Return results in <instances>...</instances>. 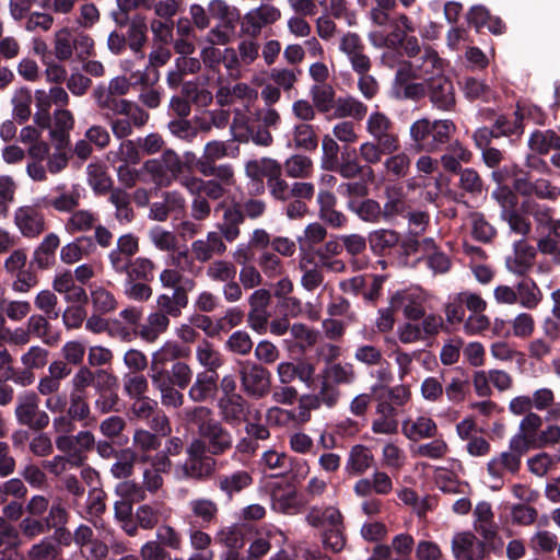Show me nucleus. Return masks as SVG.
I'll return each instance as SVG.
<instances>
[{
    "label": "nucleus",
    "mask_w": 560,
    "mask_h": 560,
    "mask_svg": "<svg viewBox=\"0 0 560 560\" xmlns=\"http://www.w3.org/2000/svg\"><path fill=\"white\" fill-rule=\"evenodd\" d=\"M299 267L303 272L301 278V285L307 291H314L324 282V273L318 264L310 255L301 257Z\"/></svg>",
    "instance_id": "obj_44"
},
{
    "label": "nucleus",
    "mask_w": 560,
    "mask_h": 560,
    "mask_svg": "<svg viewBox=\"0 0 560 560\" xmlns=\"http://www.w3.org/2000/svg\"><path fill=\"white\" fill-rule=\"evenodd\" d=\"M139 238L127 233L117 238L116 247L108 253V261L113 270H122L127 261L139 252Z\"/></svg>",
    "instance_id": "obj_22"
},
{
    "label": "nucleus",
    "mask_w": 560,
    "mask_h": 560,
    "mask_svg": "<svg viewBox=\"0 0 560 560\" xmlns=\"http://www.w3.org/2000/svg\"><path fill=\"white\" fill-rule=\"evenodd\" d=\"M458 176L459 188L471 197H479L486 190V184L475 168L466 167Z\"/></svg>",
    "instance_id": "obj_61"
},
{
    "label": "nucleus",
    "mask_w": 560,
    "mask_h": 560,
    "mask_svg": "<svg viewBox=\"0 0 560 560\" xmlns=\"http://www.w3.org/2000/svg\"><path fill=\"white\" fill-rule=\"evenodd\" d=\"M329 171L338 173L346 179H351L360 176L365 171V166L359 163L354 150L351 151L345 148L336 163V167Z\"/></svg>",
    "instance_id": "obj_51"
},
{
    "label": "nucleus",
    "mask_w": 560,
    "mask_h": 560,
    "mask_svg": "<svg viewBox=\"0 0 560 560\" xmlns=\"http://www.w3.org/2000/svg\"><path fill=\"white\" fill-rule=\"evenodd\" d=\"M97 221V215L91 210L78 208L71 212L65 223V229L70 234L88 232L92 230Z\"/></svg>",
    "instance_id": "obj_53"
},
{
    "label": "nucleus",
    "mask_w": 560,
    "mask_h": 560,
    "mask_svg": "<svg viewBox=\"0 0 560 560\" xmlns=\"http://www.w3.org/2000/svg\"><path fill=\"white\" fill-rule=\"evenodd\" d=\"M107 388H96L97 397L94 401L95 410L101 415H108L110 412L118 411V404L120 401L119 395L117 393L118 387V378L115 374L110 376V381L108 380Z\"/></svg>",
    "instance_id": "obj_34"
},
{
    "label": "nucleus",
    "mask_w": 560,
    "mask_h": 560,
    "mask_svg": "<svg viewBox=\"0 0 560 560\" xmlns=\"http://www.w3.org/2000/svg\"><path fill=\"white\" fill-rule=\"evenodd\" d=\"M109 192V202L115 207V219L118 222L130 223L135 218L130 205V195L122 188H113Z\"/></svg>",
    "instance_id": "obj_50"
},
{
    "label": "nucleus",
    "mask_w": 560,
    "mask_h": 560,
    "mask_svg": "<svg viewBox=\"0 0 560 560\" xmlns=\"http://www.w3.org/2000/svg\"><path fill=\"white\" fill-rule=\"evenodd\" d=\"M228 249L225 242L218 232L210 231L206 238H199L191 243V253L198 262H208L213 256H221Z\"/></svg>",
    "instance_id": "obj_20"
},
{
    "label": "nucleus",
    "mask_w": 560,
    "mask_h": 560,
    "mask_svg": "<svg viewBox=\"0 0 560 560\" xmlns=\"http://www.w3.org/2000/svg\"><path fill=\"white\" fill-rule=\"evenodd\" d=\"M171 320L165 314L155 310L148 315L144 324L135 329V334L145 342L152 343L168 329Z\"/></svg>",
    "instance_id": "obj_30"
},
{
    "label": "nucleus",
    "mask_w": 560,
    "mask_h": 560,
    "mask_svg": "<svg viewBox=\"0 0 560 560\" xmlns=\"http://www.w3.org/2000/svg\"><path fill=\"white\" fill-rule=\"evenodd\" d=\"M452 552L456 560H486L488 549L471 532H462L452 538Z\"/></svg>",
    "instance_id": "obj_11"
},
{
    "label": "nucleus",
    "mask_w": 560,
    "mask_h": 560,
    "mask_svg": "<svg viewBox=\"0 0 560 560\" xmlns=\"http://www.w3.org/2000/svg\"><path fill=\"white\" fill-rule=\"evenodd\" d=\"M218 390L217 375L200 372L188 389V397L194 402H205L214 397Z\"/></svg>",
    "instance_id": "obj_31"
},
{
    "label": "nucleus",
    "mask_w": 560,
    "mask_h": 560,
    "mask_svg": "<svg viewBox=\"0 0 560 560\" xmlns=\"http://www.w3.org/2000/svg\"><path fill=\"white\" fill-rule=\"evenodd\" d=\"M537 250L525 238L513 243V253L505 258L508 271L516 277H528L534 267Z\"/></svg>",
    "instance_id": "obj_10"
},
{
    "label": "nucleus",
    "mask_w": 560,
    "mask_h": 560,
    "mask_svg": "<svg viewBox=\"0 0 560 560\" xmlns=\"http://www.w3.org/2000/svg\"><path fill=\"white\" fill-rule=\"evenodd\" d=\"M196 358L198 362L207 369L208 373H215L222 366L223 358L221 353L214 349L213 345L208 340H203L196 349Z\"/></svg>",
    "instance_id": "obj_57"
},
{
    "label": "nucleus",
    "mask_w": 560,
    "mask_h": 560,
    "mask_svg": "<svg viewBox=\"0 0 560 560\" xmlns=\"http://www.w3.org/2000/svg\"><path fill=\"white\" fill-rule=\"evenodd\" d=\"M115 463L110 466V474L115 479H128L133 475L135 465L139 459L138 453L131 447L120 448L114 457Z\"/></svg>",
    "instance_id": "obj_42"
},
{
    "label": "nucleus",
    "mask_w": 560,
    "mask_h": 560,
    "mask_svg": "<svg viewBox=\"0 0 560 560\" xmlns=\"http://www.w3.org/2000/svg\"><path fill=\"white\" fill-rule=\"evenodd\" d=\"M231 131L233 133V140L246 143L252 140L256 145L270 147L273 143V137L269 131V128L262 124L257 126L246 125L243 119L234 118L231 125Z\"/></svg>",
    "instance_id": "obj_15"
},
{
    "label": "nucleus",
    "mask_w": 560,
    "mask_h": 560,
    "mask_svg": "<svg viewBox=\"0 0 560 560\" xmlns=\"http://www.w3.org/2000/svg\"><path fill=\"white\" fill-rule=\"evenodd\" d=\"M74 119L70 110L57 109L54 113V127L50 137L57 142V149H63L69 140V131L73 128Z\"/></svg>",
    "instance_id": "obj_39"
},
{
    "label": "nucleus",
    "mask_w": 560,
    "mask_h": 560,
    "mask_svg": "<svg viewBox=\"0 0 560 560\" xmlns=\"http://www.w3.org/2000/svg\"><path fill=\"white\" fill-rule=\"evenodd\" d=\"M365 114L366 106L351 96L338 97L336 100L334 107V116L336 118L353 117L362 119Z\"/></svg>",
    "instance_id": "obj_59"
},
{
    "label": "nucleus",
    "mask_w": 560,
    "mask_h": 560,
    "mask_svg": "<svg viewBox=\"0 0 560 560\" xmlns=\"http://www.w3.org/2000/svg\"><path fill=\"white\" fill-rule=\"evenodd\" d=\"M341 521H343V517L335 506H327L325 509L313 506L306 514L307 524L315 528L326 529L331 526H339Z\"/></svg>",
    "instance_id": "obj_38"
},
{
    "label": "nucleus",
    "mask_w": 560,
    "mask_h": 560,
    "mask_svg": "<svg viewBox=\"0 0 560 560\" xmlns=\"http://www.w3.org/2000/svg\"><path fill=\"white\" fill-rule=\"evenodd\" d=\"M197 446H203V451L214 457L223 456L233 448L232 433L218 420L200 438L192 439Z\"/></svg>",
    "instance_id": "obj_9"
},
{
    "label": "nucleus",
    "mask_w": 560,
    "mask_h": 560,
    "mask_svg": "<svg viewBox=\"0 0 560 560\" xmlns=\"http://www.w3.org/2000/svg\"><path fill=\"white\" fill-rule=\"evenodd\" d=\"M188 288H177L171 294L162 293L156 298V310L165 316L177 318L182 316L183 310L188 306V292L195 287V281L186 280Z\"/></svg>",
    "instance_id": "obj_16"
},
{
    "label": "nucleus",
    "mask_w": 560,
    "mask_h": 560,
    "mask_svg": "<svg viewBox=\"0 0 560 560\" xmlns=\"http://www.w3.org/2000/svg\"><path fill=\"white\" fill-rule=\"evenodd\" d=\"M149 377L151 380L152 386L160 394L162 406L172 409H178L183 407L185 397L182 393V388H178L177 385L168 382V377L162 378L152 372H149Z\"/></svg>",
    "instance_id": "obj_26"
},
{
    "label": "nucleus",
    "mask_w": 560,
    "mask_h": 560,
    "mask_svg": "<svg viewBox=\"0 0 560 560\" xmlns=\"http://www.w3.org/2000/svg\"><path fill=\"white\" fill-rule=\"evenodd\" d=\"M529 149L540 155L551 150L560 151V136L551 129L535 130L528 138Z\"/></svg>",
    "instance_id": "obj_43"
},
{
    "label": "nucleus",
    "mask_w": 560,
    "mask_h": 560,
    "mask_svg": "<svg viewBox=\"0 0 560 560\" xmlns=\"http://www.w3.org/2000/svg\"><path fill=\"white\" fill-rule=\"evenodd\" d=\"M253 483V476L247 470H235L231 474H222L215 478L219 491L229 500L240 494Z\"/></svg>",
    "instance_id": "obj_23"
},
{
    "label": "nucleus",
    "mask_w": 560,
    "mask_h": 560,
    "mask_svg": "<svg viewBox=\"0 0 560 560\" xmlns=\"http://www.w3.org/2000/svg\"><path fill=\"white\" fill-rule=\"evenodd\" d=\"M132 86L130 79L118 75L113 78L108 85L98 84L92 92V97L104 117L110 113H128L131 101L121 98L129 93Z\"/></svg>",
    "instance_id": "obj_2"
},
{
    "label": "nucleus",
    "mask_w": 560,
    "mask_h": 560,
    "mask_svg": "<svg viewBox=\"0 0 560 560\" xmlns=\"http://www.w3.org/2000/svg\"><path fill=\"white\" fill-rule=\"evenodd\" d=\"M171 514L164 502L155 501L152 503H144L136 509L135 517L141 529L152 530L161 521L166 520Z\"/></svg>",
    "instance_id": "obj_25"
},
{
    "label": "nucleus",
    "mask_w": 560,
    "mask_h": 560,
    "mask_svg": "<svg viewBox=\"0 0 560 560\" xmlns=\"http://www.w3.org/2000/svg\"><path fill=\"white\" fill-rule=\"evenodd\" d=\"M371 451L363 445H354L350 450L346 469L351 475H361L373 464Z\"/></svg>",
    "instance_id": "obj_52"
},
{
    "label": "nucleus",
    "mask_w": 560,
    "mask_h": 560,
    "mask_svg": "<svg viewBox=\"0 0 560 560\" xmlns=\"http://www.w3.org/2000/svg\"><path fill=\"white\" fill-rule=\"evenodd\" d=\"M148 25L147 20L143 15L137 14L131 18L129 27L127 30L126 39L128 47L135 52L139 54L142 51L148 40Z\"/></svg>",
    "instance_id": "obj_45"
},
{
    "label": "nucleus",
    "mask_w": 560,
    "mask_h": 560,
    "mask_svg": "<svg viewBox=\"0 0 560 560\" xmlns=\"http://www.w3.org/2000/svg\"><path fill=\"white\" fill-rule=\"evenodd\" d=\"M19 533L32 540L49 532L48 514L44 517L27 515L19 523Z\"/></svg>",
    "instance_id": "obj_60"
},
{
    "label": "nucleus",
    "mask_w": 560,
    "mask_h": 560,
    "mask_svg": "<svg viewBox=\"0 0 560 560\" xmlns=\"http://www.w3.org/2000/svg\"><path fill=\"white\" fill-rule=\"evenodd\" d=\"M229 156V145L224 141L212 140L206 143L202 155L195 159L194 167L203 177H219L223 182L234 178L231 164H217V161Z\"/></svg>",
    "instance_id": "obj_3"
},
{
    "label": "nucleus",
    "mask_w": 560,
    "mask_h": 560,
    "mask_svg": "<svg viewBox=\"0 0 560 560\" xmlns=\"http://www.w3.org/2000/svg\"><path fill=\"white\" fill-rule=\"evenodd\" d=\"M186 454L187 460L182 466L185 478L206 481L215 475L219 466L217 457L203 451V446L199 447L190 442L186 448Z\"/></svg>",
    "instance_id": "obj_7"
},
{
    "label": "nucleus",
    "mask_w": 560,
    "mask_h": 560,
    "mask_svg": "<svg viewBox=\"0 0 560 560\" xmlns=\"http://www.w3.org/2000/svg\"><path fill=\"white\" fill-rule=\"evenodd\" d=\"M218 406L221 417L226 423L240 422L246 412V400L240 394L221 397Z\"/></svg>",
    "instance_id": "obj_41"
},
{
    "label": "nucleus",
    "mask_w": 560,
    "mask_h": 560,
    "mask_svg": "<svg viewBox=\"0 0 560 560\" xmlns=\"http://www.w3.org/2000/svg\"><path fill=\"white\" fill-rule=\"evenodd\" d=\"M425 298L417 288H408L396 291L389 299L387 307V329L394 325L392 314L401 311L405 318L409 320H418L424 316Z\"/></svg>",
    "instance_id": "obj_5"
},
{
    "label": "nucleus",
    "mask_w": 560,
    "mask_h": 560,
    "mask_svg": "<svg viewBox=\"0 0 560 560\" xmlns=\"http://www.w3.org/2000/svg\"><path fill=\"white\" fill-rule=\"evenodd\" d=\"M404 186H394L392 188L387 187V217L389 214H398L402 217H408L409 223L413 224L419 231L424 230V224L427 223V215L423 212H411L410 205L405 199L404 196Z\"/></svg>",
    "instance_id": "obj_13"
},
{
    "label": "nucleus",
    "mask_w": 560,
    "mask_h": 560,
    "mask_svg": "<svg viewBox=\"0 0 560 560\" xmlns=\"http://www.w3.org/2000/svg\"><path fill=\"white\" fill-rule=\"evenodd\" d=\"M242 392L252 399H262L271 393V372L261 363L244 360L237 362Z\"/></svg>",
    "instance_id": "obj_4"
},
{
    "label": "nucleus",
    "mask_w": 560,
    "mask_h": 560,
    "mask_svg": "<svg viewBox=\"0 0 560 560\" xmlns=\"http://www.w3.org/2000/svg\"><path fill=\"white\" fill-rule=\"evenodd\" d=\"M432 104L442 110H450L455 105L453 83L445 77L432 78L429 83Z\"/></svg>",
    "instance_id": "obj_27"
},
{
    "label": "nucleus",
    "mask_w": 560,
    "mask_h": 560,
    "mask_svg": "<svg viewBox=\"0 0 560 560\" xmlns=\"http://www.w3.org/2000/svg\"><path fill=\"white\" fill-rule=\"evenodd\" d=\"M222 210L221 221L217 224L218 233L224 242L233 243L241 235V225L245 222L240 202H221L217 210Z\"/></svg>",
    "instance_id": "obj_12"
},
{
    "label": "nucleus",
    "mask_w": 560,
    "mask_h": 560,
    "mask_svg": "<svg viewBox=\"0 0 560 560\" xmlns=\"http://www.w3.org/2000/svg\"><path fill=\"white\" fill-rule=\"evenodd\" d=\"M314 374L315 366L306 361L281 362L277 366V375L281 385H291L295 378H299L310 387L313 384Z\"/></svg>",
    "instance_id": "obj_21"
},
{
    "label": "nucleus",
    "mask_w": 560,
    "mask_h": 560,
    "mask_svg": "<svg viewBox=\"0 0 560 560\" xmlns=\"http://www.w3.org/2000/svg\"><path fill=\"white\" fill-rule=\"evenodd\" d=\"M69 513L61 503L50 505L48 512L49 532L54 530L52 541L57 545L69 546L73 536L67 528Z\"/></svg>",
    "instance_id": "obj_24"
},
{
    "label": "nucleus",
    "mask_w": 560,
    "mask_h": 560,
    "mask_svg": "<svg viewBox=\"0 0 560 560\" xmlns=\"http://www.w3.org/2000/svg\"><path fill=\"white\" fill-rule=\"evenodd\" d=\"M283 168L290 178H310L313 174V161L308 156L294 154L285 160Z\"/></svg>",
    "instance_id": "obj_56"
},
{
    "label": "nucleus",
    "mask_w": 560,
    "mask_h": 560,
    "mask_svg": "<svg viewBox=\"0 0 560 560\" xmlns=\"http://www.w3.org/2000/svg\"><path fill=\"white\" fill-rule=\"evenodd\" d=\"M60 244L57 234H47L33 254L31 266L36 265L39 269L49 268L55 261V252Z\"/></svg>",
    "instance_id": "obj_37"
},
{
    "label": "nucleus",
    "mask_w": 560,
    "mask_h": 560,
    "mask_svg": "<svg viewBox=\"0 0 560 560\" xmlns=\"http://www.w3.org/2000/svg\"><path fill=\"white\" fill-rule=\"evenodd\" d=\"M421 58L422 65L416 66V68L408 61L399 65L392 88V94L396 98H419L424 94V85L413 83L411 80L433 74L434 70H441L442 59L434 49L425 48Z\"/></svg>",
    "instance_id": "obj_1"
},
{
    "label": "nucleus",
    "mask_w": 560,
    "mask_h": 560,
    "mask_svg": "<svg viewBox=\"0 0 560 560\" xmlns=\"http://www.w3.org/2000/svg\"><path fill=\"white\" fill-rule=\"evenodd\" d=\"M404 434L412 441L432 439L438 434L436 423L429 417L421 416L415 421L406 420L402 423Z\"/></svg>",
    "instance_id": "obj_40"
},
{
    "label": "nucleus",
    "mask_w": 560,
    "mask_h": 560,
    "mask_svg": "<svg viewBox=\"0 0 560 560\" xmlns=\"http://www.w3.org/2000/svg\"><path fill=\"white\" fill-rule=\"evenodd\" d=\"M475 532L481 537V544H485V547L488 551L498 553L501 552L504 546V541L499 535L498 525L494 521L488 522H474Z\"/></svg>",
    "instance_id": "obj_49"
},
{
    "label": "nucleus",
    "mask_w": 560,
    "mask_h": 560,
    "mask_svg": "<svg viewBox=\"0 0 560 560\" xmlns=\"http://www.w3.org/2000/svg\"><path fill=\"white\" fill-rule=\"evenodd\" d=\"M516 283V303L526 310H536L542 302L544 293L529 277H521Z\"/></svg>",
    "instance_id": "obj_32"
},
{
    "label": "nucleus",
    "mask_w": 560,
    "mask_h": 560,
    "mask_svg": "<svg viewBox=\"0 0 560 560\" xmlns=\"http://www.w3.org/2000/svg\"><path fill=\"white\" fill-rule=\"evenodd\" d=\"M190 516L200 525L201 528H208L217 523L219 518V505L209 498L192 499L189 504Z\"/></svg>",
    "instance_id": "obj_28"
},
{
    "label": "nucleus",
    "mask_w": 560,
    "mask_h": 560,
    "mask_svg": "<svg viewBox=\"0 0 560 560\" xmlns=\"http://www.w3.org/2000/svg\"><path fill=\"white\" fill-rule=\"evenodd\" d=\"M152 373L161 376L162 378L168 377V382L177 385V387L182 389H186L190 385L194 375L189 364L184 361L173 362L170 370L164 368L156 371L154 370Z\"/></svg>",
    "instance_id": "obj_47"
},
{
    "label": "nucleus",
    "mask_w": 560,
    "mask_h": 560,
    "mask_svg": "<svg viewBox=\"0 0 560 560\" xmlns=\"http://www.w3.org/2000/svg\"><path fill=\"white\" fill-rule=\"evenodd\" d=\"M14 223L21 234L28 238L39 236L46 229L44 213L34 206L19 207L14 212Z\"/></svg>",
    "instance_id": "obj_14"
},
{
    "label": "nucleus",
    "mask_w": 560,
    "mask_h": 560,
    "mask_svg": "<svg viewBox=\"0 0 560 560\" xmlns=\"http://www.w3.org/2000/svg\"><path fill=\"white\" fill-rule=\"evenodd\" d=\"M60 547L50 538L45 537L31 546L26 557L28 560H54L60 556Z\"/></svg>",
    "instance_id": "obj_63"
},
{
    "label": "nucleus",
    "mask_w": 560,
    "mask_h": 560,
    "mask_svg": "<svg viewBox=\"0 0 560 560\" xmlns=\"http://www.w3.org/2000/svg\"><path fill=\"white\" fill-rule=\"evenodd\" d=\"M185 419L197 428L198 438L218 421L214 419L212 410L206 406H195L186 409Z\"/></svg>",
    "instance_id": "obj_54"
},
{
    "label": "nucleus",
    "mask_w": 560,
    "mask_h": 560,
    "mask_svg": "<svg viewBox=\"0 0 560 560\" xmlns=\"http://www.w3.org/2000/svg\"><path fill=\"white\" fill-rule=\"evenodd\" d=\"M294 147L305 151H315L318 145L317 135L312 125L303 122L293 129Z\"/></svg>",
    "instance_id": "obj_62"
},
{
    "label": "nucleus",
    "mask_w": 560,
    "mask_h": 560,
    "mask_svg": "<svg viewBox=\"0 0 560 560\" xmlns=\"http://www.w3.org/2000/svg\"><path fill=\"white\" fill-rule=\"evenodd\" d=\"M280 18L281 11L277 7L262 3L245 14L243 31L248 35L257 36L264 26L276 23Z\"/></svg>",
    "instance_id": "obj_17"
},
{
    "label": "nucleus",
    "mask_w": 560,
    "mask_h": 560,
    "mask_svg": "<svg viewBox=\"0 0 560 560\" xmlns=\"http://www.w3.org/2000/svg\"><path fill=\"white\" fill-rule=\"evenodd\" d=\"M190 350L177 342H166L160 350L152 354L149 372L164 369L167 362L182 361L189 355Z\"/></svg>",
    "instance_id": "obj_33"
},
{
    "label": "nucleus",
    "mask_w": 560,
    "mask_h": 560,
    "mask_svg": "<svg viewBox=\"0 0 560 560\" xmlns=\"http://www.w3.org/2000/svg\"><path fill=\"white\" fill-rule=\"evenodd\" d=\"M133 448L137 453L140 452L139 460L147 463L150 457L147 455L150 452L158 451L161 447V436L145 429H137L132 436Z\"/></svg>",
    "instance_id": "obj_46"
},
{
    "label": "nucleus",
    "mask_w": 560,
    "mask_h": 560,
    "mask_svg": "<svg viewBox=\"0 0 560 560\" xmlns=\"http://www.w3.org/2000/svg\"><path fill=\"white\" fill-rule=\"evenodd\" d=\"M245 173L252 180H261L265 177L268 182L282 175V165L277 160L265 156L247 161Z\"/></svg>",
    "instance_id": "obj_29"
},
{
    "label": "nucleus",
    "mask_w": 560,
    "mask_h": 560,
    "mask_svg": "<svg viewBox=\"0 0 560 560\" xmlns=\"http://www.w3.org/2000/svg\"><path fill=\"white\" fill-rule=\"evenodd\" d=\"M312 102L315 108L322 113L327 114L335 107V90L328 83L315 84L311 88Z\"/></svg>",
    "instance_id": "obj_55"
},
{
    "label": "nucleus",
    "mask_w": 560,
    "mask_h": 560,
    "mask_svg": "<svg viewBox=\"0 0 560 560\" xmlns=\"http://www.w3.org/2000/svg\"><path fill=\"white\" fill-rule=\"evenodd\" d=\"M340 50L345 52L352 66V69L359 73H368L371 68L369 57L364 54V46L361 38L355 33H347L340 40Z\"/></svg>",
    "instance_id": "obj_18"
},
{
    "label": "nucleus",
    "mask_w": 560,
    "mask_h": 560,
    "mask_svg": "<svg viewBox=\"0 0 560 560\" xmlns=\"http://www.w3.org/2000/svg\"><path fill=\"white\" fill-rule=\"evenodd\" d=\"M88 184L95 195L102 196L108 194L113 187V179L108 175L106 167L101 163H91L86 167Z\"/></svg>",
    "instance_id": "obj_48"
},
{
    "label": "nucleus",
    "mask_w": 560,
    "mask_h": 560,
    "mask_svg": "<svg viewBox=\"0 0 560 560\" xmlns=\"http://www.w3.org/2000/svg\"><path fill=\"white\" fill-rule=\"evenodd\" d=\"M113 374V372L105 369L92 371L89 366L82 365L78 369V371L72 377L71 390L78 393H86V389L90 386H93L95 389H105L109 386L108 380L110 381V376Z\"/></svg>",
    "instance_id": "obj_19"
},
{
    "label": "nucleus",
    "mask_w": 560,
    "mask_h": 560,
    "mask_svg": "<svg viewBox=\"0 0 560 560\" xmlns=\"http://www.w3.org/2000/svg\"><path fill=\"white\" fill-rule=\"evenodd\" d=\"M521 458L506 451L492 457L487 464V470L492 479L501 480L505 471L516 474L521 468Z\"/></svg>",
    "instance_id": "obj_36"
},
{
    "label": "nucleus",
    "mask_w": 560,
    "mask_h": 560,
    "mask_svg": "<svg viewBox=\"0 0 560 560\" xmlns=\"http://www.w3.org/2000/svg\"><path fill=\"white\" fill-rule=\"evenodd\" d=\"M513 189L516 194L533 199L555 201L560 197V188L551 184L547 178L534 179L532 173L525 170H515L513 173Z\"/></svg>",
    "instance_id": "obj_6"
},
{
    "label": "nucleus",
    "mask_w": 560,
    "mask_h": 560,
    "mask_svg": "<svg viewBox=\"0 0 560 560\" xmlns=\"http://www.w3.org/2000/svg\"><path fill=\"white\" fill-rule=\"evenodd\" d=\"M155 264L147 257H137L127 261L122 270H114L116 273H124L129 281H152L154 278Z\"/></svg>",
    "instance_id": "obj_35"
},
{
    "label": "nucleus",
    "mask_w": 560,
    "mask_h": 560,
    "mask_svg": "<svg viewBox=\"0 0 560 560\" xmlns=\"http://www.w3.org/2000/svg\"><path fill=\"white\" fill-rule=\"evenodd\" d=\"M413 538L409 534L396 535L390 547L387 546V560H410Z\"/></svg>",
    "instance_id": "obj_64"
},
{
    "label": "nucleus",
    "mask_w": 560,
    "mask_h": 560,
    "mask_svg": "<svg viewBox=\"0 0 560 560\" xmlns=\"http://www.w3.org/2000/svg\"><path fill=\"white\" fill-rule=\"evenodd\" d=\"M14 413L21 425L37 432L45 430L50 422L48 413L39 408V398L35 393L19 396Z\"/></svg>",
    "instance_id": "obj_8"
},
{
    "label": "nucleus",
    "mask_w": 560,
    "mask_h": 560,
    "mask_svg": "<svg viewBox=\"0 0 560 560\" xmlns=\"http://www.w3.org/2000/svg\"><path fill=\"white\" fill-rule=\"evenodd\" d=\"M207 277L218 283L231 282L232 279H236L237 269L234 262L217 259L209 264L206 269Z\"/></svg>",
    "instance_id": "obj_58"
}]
</instances>
